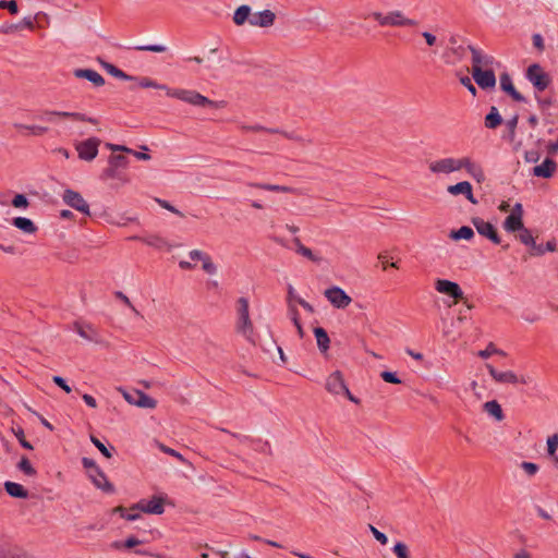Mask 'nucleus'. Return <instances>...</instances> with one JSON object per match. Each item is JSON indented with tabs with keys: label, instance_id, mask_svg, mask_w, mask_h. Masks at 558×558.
<instances>
[{
	"label": "nucleus",
	"instance_id": "f257e3e1",
	"mask_svg": "<svg viewBox=\"0 0 558 558\" xmlns=\"http://www.w3.org/2000/svg\"><path fill=\"white\" fill-rule=\"evenodd\" d=\"M236 331L245 337L246 340L253 341V323L250 317L248 300L241 296L236 301Z\"/></svg>",
	"mask_w": 558,
	"mask_h": 558
},
{
	"label": "nucleus",
	"instance_id": "f03ea898",
	"mask_svg": "<svg viewBox=\"0 0 558 558\" xmlns=\"http://www.w3.org/2000/svg\"><path fill=\"white\" fill-rule=\"evenodd\" d=\"M371 17H373L380 26L403 27L416 26L418 24L417 21L405 17L403 12L400 10L390 11L387 14L373 12L371 13Z\"/></svg>",
	"mask_w": 558,
	"mask_h": 558
},
{
	"label": "nucleus",
	"instance_id": "7ed1b4c3",
	"mask_svg": "<svg viewBox=\"0 0 558 558\" xmlns=\"http://www.w3.org/2000/svg\"><path fill=\"white\" fill-rule=\"evenodd\" d=\"M519 240L522 244L531 248V255L542 256L546 252H555L557 243L555 240H549L545 244V248H542V244H537L529 229L525 227L519 233Z\"/></svg>",
	"mask_w": 558,
	"mask_h": 558
},
{
	"label": "nucleus",
	"instance_id": "20e7f679",
	"mask_svg": "<svg viewBox=\"0 0 558 558\" xmlns=\"http://www.w3.org/2000/svg\"><path fill=\"white\" fill-rule=\"evenodd\" d=\"M525 77L537 92L545 90L551 82L549 74L538 63H533L526 69Z\"/></svg>",
	"mask_w": 558,
	"mask_h": 558
},
{
	"label": "nucleus",
	"instance_id": "39448f33",
	"mask_svg": "<svg viewBox=\"0 0 558 558\" xmlns=\"http://www.w3.org/2000/svg\"><path fill=\"white\" fill-rule=\"evenodd\" d=\"M54 117L72 119L75 121L89 122L92 124H98V120L93 117H88L82 112H69V111H57V110H43L36 119L46 122H53Z\"/></svg>",
	"mask_w": 558,
	"mask_h": 558
},
{
	"label": "nucleus",
	"instance_id": "423d86ee",
	"mask_svg": "<svg viewBox=\"0 0 558 558\" xmlns=\"http://www.w3.org/2000/svg\"><path fill=\"white\" fill-rule=\"evenodd\" d=\"M462 162H463V158L457 159V158H452V157H447V158L432 161L428 166V169L433 173L449 174V173L461 170Z\"/></svg>",
	"mask_w": 558,
	"mask_h": 558
},
{
	"label": "nucleus",
	"instance_id": "0eeeda50",
	"mask_svg": "<svg viewBox=\"0 0 558 558\" xmlns=\"http://www.w3.org/2000/svg\"><path fill=\"white\" fill-rule=\"evenodd\" d=\"M62 201L71 208H73L84 215H87V216L90 215L89 205L87 204V202L83 198V196L78 192L71 190V189H66L63 192Z\"/></svg>",
	"mask_w": 558,
	"mask_h": 558
},
{
	"label": "nucleus",
	"instance_id": "6e6552de",
	"mask_svg": "<svg viewBox=\"0 0 558 558\" xmlns=\"http://www.w3.org/2000/svg\"><path fill=\"white\" fill-rule=\"evenodd\" d=\"M100 140L98 137H89L76 145L80 159L85 161L94 160L98 155Z\"/></svg>",
	"mask_w": 558,
	"mask_h": 558
},
{
	"label": "nucleus",
	"instance_id": "1a4fd4ad",
	"mask_svg": "<svg viewBox=\"0 0 558 558\" xmlns=\"http://www.w3.org/2000/svg\"><path fill=\"white\" fill-rule=\"evenodd\" d=\"M471 222L478 232V234L487 238L494 244L501 243V239L497 232V229L492 222L485 221L480 217H473Z\"/></svg>",
	"mask_w": 558,
	"mask_h": 558
},
{
	"label": "nucleus",
	"instance_id": "9d476101",
	"mask_svg": "<svg viewBox=\"0 0 558 558\" xmlns=\"http://www.w3.org/2000/svg\"><path fill=\"white\" fill-rule=\"evenodd\" d=\"M124 399L130 403L144 409H154L157 401L141 390H132L123 392Z\"/></svg>",
	"mask_w": 558,
	"mask_h": 558
},
{
	"label": "nucleus",
	"instance_id": "9b49d317",
	"mask_svg": "<svg viewBox=\"0 0 558 558\" xmlns=\"http://www.w3.org/2000/svg\"><path fill=\"white\" fill-rule=\"evenodd\" d=\"M132 511L141 510L149 514H162L165 512L163 499L154 496L151 499H142L131 507Z\"/></svg>",
	"mask_w": 558,
	"mask_h": 558
},
{
	"label": "nucleus",
	"instance_id": "f8f14e48",
	"mask_svg": "<svg viewBox=\"0 0 558 558\" xmlns=\"http://www.w3.org/2000/svg\"><path fill=\"white\" fill-rule=\"evenodd\" d=\"M435 290L441 294L448 295L456 301L463 299V291L461 287L448 279H437L435 281Z\"/></svg>",
	"mask_w": 558,
	"mask_h": 558
},
{
	"label": "nucleus",
	"instance_id": "ddd939ff",
	"mask_svg": "<svg viewBox=\"0 0 558 558\" xmlns=\"http://www.w3.org/2000/svg\"><path fill=\"white\" fill-rule=\"evenodd\" d=\"M326 299L337 308H345L352 302L350 295L339 287H331L325 291Z\"/></svg>",
	"mask_w": 558,
	"mask_h": 558
},
{
	"label": "nucleus",
	"instance_id": "4468645a",
	"mask_svg": "<svg viewBox=\"0 0 558 558\" xmlns=\"http://www.w3.org/2000/svg\"><path fill=\"white\" fill-rule=\"evenodd\" d=\"M472 76L482 89H489L496 86V75L493 70H483L472 66Z\"/></svg>",
	"mask_w": 558,
	"mask_h": 558
},
{
	"label": "nucleus",
	"instance_id": "2eb2a0df",
	"mask_svg": "<svg viewBox=\"0 0 558 558\" xmlns=\"http://www.w3.org/2000/svg\"><path fill=\"white\" fill-rule=\"evenodd\" d=\"M486 369L492 378L499 384H526L524 377L519 378L512 371L499 372L492 364H486Z\"/></svg>",
	"mask_w": 558,
	"mask_h": 558
},
{
	"label": "nucleus",
	"instance_id": "dca6fc26",
	"mask_svg": "<svg viewBox=\"0 0 558 558\" xmlns=\"http://www.w3.org/2000/svg\"><path fill=\"white\" fill-rule=\"evenodd\" d=\"M325 387L326 390L332 395H343L345 389H348L340 371H335L328 376Z\"/></svg>",
	"mask_w": 558,
	"mask_h": 558
},
{
	"label": "nucleus",
	"instance_id": "f3484780",
	"mask_svg": "<svg viewBox=\"0 0 558 558\" xmlns=\"http://www.w3.org/2000/svg\"><path fill=\"white\" fill-rule=\"evenodd\" d=\"M499 83L501 90L509 95L514 101L526 102V98L515 89L512 78L508 72L500 74Z\"/></svg>",
	"mask_w": 558,
	"mask_h": 558
},
{
	"label": "nucleus",
	"instance_id": "a211bd4d",
	"mask_svg": "<svg viewBox=\"0 0 558 558\" xmlns=\"http://www.w3.org/2000/svg\"><path fill=\"white\" fill-rule=\"evenodd\" d=\"M88 477L92 483L102 492L107 494H113L116 492L113 484L109 482L107 475L100 468L95 472H88Z\"/></svg>",
	"mask_w": 558,
	"mask_h": 558
},
{
	"label": "nucleus",
	"instance_id": "6ab92c4d",
	"mask_svg": "<svg viewBox=\"0 0 558 558\" xmlns=\"http://www.w3.org/2000/svg\"><path fill=\"white\" fill-rule=\"evenodd\" d=\"M468 50L472 53V66L483 69L493 65L495 62L493 56L484 53L481 49L473 45H469Z\"/></svg>",
	"mask_w": 558,
	"mask_h": 558
},
{
	"label": "nucleus",
	"instance_id": "aec40b11",
	"mask_svg": "<svg viewBox=\"0 0 558 558\" xmlns=\"http://www.w3.org/2000/svg\"><path fill=\"white\" fill-rule=\"evenodd\" d=\"M557 170V162L547 157L541 165L535 166L532 169V174L537 178L550 179Z\"/></svg>",
	"mask_w": 558,
	"mask_h": 558
},
{
	"label": "nucleus",
	"instance_id": "412c9836",
	"mask_svg": "<svg viewBox=\"0 0 558 558\" xmlns=\"http://www.w3.org/2000/svg\"><path fill=\"white\" fill-rule=\"evenodd\" d=\"M447 192L451 195L462 194L470 203L474 205L478 203V201L473 195V189L469 181H461L457 184L449 185L447 187Z\"/></svg>",
	"mask_w": 558,
	"mask_h": 558
},
{
	"label": "nucleus",
	"instance_id": "4be33fe9",
	"mask_svg": "<svg viewBox=\"0 0 558 558\" xmlns=\"http://www.w3.org/2000/svg\"><path fill=\"white\" fill-rule=\"evenodd\" d=\"M0 558H33L28 553L20 547L13 546L8 542L0 539Z\"/></svg>",
	"mask_w": 558,
	"mask_h": 558
},
{
	"label": "nucleus",
	"instance_id": "5701e85b",
	"mask_svg": "<svg viewBox=\"0 0 558 558\" xmlns=\"http://www.w3.org/2000/svg\"><path fill=\"white\" fill-rule=\"evenodd\" d=\"M73 74L77 78H84L90 82L95 87H100L105 84V78L93 69H75Z\"/></svg>",
	"mask_w": 558,
	"mask_h": 558
},
{
	"label": "nucleus",
	"instance_id": "b1692460",
	"mask_svg": "<svg viewBox=\"0 0 558 558\" xmlns=\"http://www.w3.org/2000/svg\"><path fill=\"white\" fill-rule=\"evenodd\" d=\"M276 15L270 10H264L257 13L252 14V20H250V25L258 26V27H269L274 24Z\"/></svg>",
	"mask_w": 558,
	"mask_h": 558
},
{
	"label": "nucleus",
	"instance_id": "393cba45",
	"mask_svg": "<svg viewBox=\"0 0 558 558\" xmlns=\"http://www.w3.org/2000/svg\"><path fill=\"white\" fill-rule=\"evenodd\" d=\"M462 169H465L466 172L478 183L485 181V173L481 165L472 161L469 157H463Z\"/></svg>",
	"mask_w": 558,
	"mask_h": 558
},
{
	"label": "nucleus",
	"instance_id": "a878e982",
	"mask_svg": "<svg viewBox=\"0 0 558 558\" xmlns=\"http://www.w3.org/2000/svg\"><path fill=\"white\" fill-rule=\"evenodd\" d=\"M13 128L24 136H41L46 134L49 129L47 126L37 125V124H23V123H13Z\"/></svg>",
	"mask_w": 558,
	"mask_h": 558
},
{
	"label": "nucleus",
	"instance_id": "bb28decb",
	"mask_svg": "<svg viewBox=\"0 0 558 558\" xmlns=\"http://www.w3.org/2000/svg\"><path fill=\"white\" fill-rule=\"evenodd\" d=\"M73 329L77 332V335L87 341L97 342L98 341V332L90 324H84L81 322H74Z\"/></svg>",
	"mask_w": 558,
	"mask_h": 558
},
{
	"label": "nucleus",
	"instance_id": "cd10ccee",
	"mask_svg": "<svg viewBox=\"0 0 558 558\" xmlns=\"http://www.w3.org/2000/svg\"><path fill=\"white\" fill-rule=\"evenodd\" d=\"M3 485H4V489H5L7 494L10 497L19 498V499H26L29 496L28 490L23 485H21L19 483L7 481V482H4Z\"/></svg>",
	"mask_w": 558,
	"mask_h": 558
},
{
	"label": "nucleus",
	"instance_id": "c85d7f7f",
	"mask_svg": "<svg viewBox=\"0 0 558 558\" xmlns=\"http://www.w3.org/2000/svg\"><path fill=\"white\" fill-rule=\"evenodd\" d=\"M130 240L141 241V242L147 244L148 246H151V247H155L158 250H162L168 245L167 241L157 234H149L146 236L133 235L130 238Z\"/></svg>",
	"mask_w": 558,
	"mask_h": 558
},
{
	"label": "nucleus",
	"instance_id": "c756f323",
	"mask_svg": "<svg viewBox=\"0 0 558 558\" xmlns=\"http://www.w3.org/2000/svg\"><path fill=\"white\" fill-rule=\"evenodd\" d=\"M233 22L238 26L244 25L246 22L250 23L252 20V9L247 4H242L238 7L233 13Z\"/></svg>",
	"mask_w": 558,
	"mask_h": 558
},
{
	"label": "nucleus",
	"instance_id": "7c9ffc66",
	"mask_svg": "<svg viewBox=\"0 0 558 558\" xmlns=\"http://www.w3.org/2000/svg\"><path fill=\"white\" fill-rule=\"evenodd\" d=\"M504 228L507 232L521 231L524 228L522 216L517 213H510L504 221Z\"/></svg>",
	"mask_w": 558,
	"mask_h": 558
},
{
	"label": "nucleus",
	"instance_id": "2f4dec72",
	"mask_svg": "<svg viewBox=\"0 0 558 558\" xmlns=\"http://www.w3.org/2000/svg\"><path fill=\"white\" fill-rule=\"evenodd\" d=\"M190 104L193 106H197V107L208 106V107L216 108V109L225 106V101H214V100L203 96L202 94H199L196 90H195L194 96L192 97Z\"/></svg>",
	"mask_w": 558,
	"mask_h": 558
},
{
	"label": "nucleus",
	"instance_id": "473e14b6",
	"mask_svg": "<svg viewBox=\"0 0 558 558\" xmlns=\"http://www.w3.org/2000/svg\"><path fill=\"white\" fill-rule=\"evenodd\" d=\"M484 411L494 417L497 422H501L505 418L504 411L501 409V405L498 403L497 400H490L483 404Z\"/></svg>",
	"mask_w": 558,
	"mask_h": 558
},
{
	"label": "nucleus",
	"instance_id": "72a5a7b5",
	"mask_svg": "<svg viewBox=\"0 0 558 558\" xmlns=\"http://www.w3.org/2000/svg\"><path fill=\"white\" fill-rule=\"evenodd\" d=\"M314 336L317 341V347L322 353H326L329 349L330 339L327 331L323 327L314 328Z\"/></svg>",
	"mask_w": 558,
	"mask_h": 558
},
{
	"label": "nucleus",
	"instance_id": "f704fd0d",
	"mask_svg": "<svg viewBox=\"0 0 558 558\" xmlns=\"http://www.w3.org/2000/svg\"><path fill=\"white\" fill-rule=\"evenodd\" d=\"M12 225L25 233H34L37 231L36 225L26 217H15L12 220Z\"/></svg>",
	"mask_w": 558,
	"mask_h": 558
},
{
	"label": "nucleus",
	"instance_id": "c9c22d12",
	"mask_svg": "<svg viewBox=\"0 0 558 558\" xmlns=\"http://www.w3.org/2000/svg\"><path fill=\"white\" fill-rule=\"evenodd\" d=\"M502 123V118L497 109V107L492 106L489 112L485 117V126L487 129H496Z\"/></svg>",
	"mask_w": 558,
	"mask_h": 558
},
{
	"label": "nucleus",
	"instance_id": "e433bc0d",
	"mask_svg": "<svg viewBox=\"0 0 558 558\" xmlns=\"http://www.w3.org/2000/svg\"><path fill=\"white\" fill-rule=\"evenodd\" d=\"M459 40H460V36H459V35H451V36L449 37V39H448L449 45H450L449 51H450L453 56H456V58H457L458 60H461V59H463V58H464V56H465V50L468 49V47H466V48H464L462 45H458Z\"/></svg>",
	"mask_w": 558,
	"mask_h": 558
},
{
	"label": "nucleus",
	"instance_id": "4c0bfd02",
	"mask_svg": "<svg viewBox=\"0 0 558 558\" xmlns=\"http://www.w3.org/2000/svg\"><path fill=\"white\" fill-rule=\"evenodd\" d=\"M101 64H102V68L113 77L124 80V81L136 80L135 76L129 75L128 73H125L124 71H122L121 69H119L118 66H116L112 63L102 61Z\"/></svg>",
	"mask_w": 558,
	"mask_h": 558
},
{
	"label": "nucleus",
	"instance_id": "58836bf2",
	"mask_svg": "<svg viewBox=\"0 0 558 558\" xmlns=\"http://www.w3.org/2000/svg\"><path fill=\"white\" fill-rule=\"evenodd\" d=\"M166 93H167L168 97L177 98V99H180V100H182L184 102L190 104L192 97L194 96L195 90L181 89V88L171 89V88L168 87V89H166Z\"/></svg>",
	"mask_w": 558,
	"mask_h": 558
},
{
	"label": "nucleus",
	"instance_id": "ea45409f",
	"mask_svg": "<svg viewBox=\"0 0 558 558\" xmlns=\"http://www.w3.org/2000/svg\"><path fill=\"white\" fill-rule=\"evenodd\" d=\"M449 238L452 239L453 241L471 240L474 238V231L469 226H462L457 230H451Z\"/></svg>",
	"mask_w": 558,
	"mask_h": 558
},
{
	"label": "nucleus",
	"instance_id": "a19ab883",
	"mask_svg": "<svg viewBox=\"0 0 558 558\" xmlns=\"http://www.w3.org/2000/svg\"><path fill=\"white\" fill-rule=\"evenodd\" d=\"M293 243L295 245V252L306 258H308L312 262L318 263L320 260V257L316 256L311 248L306 247L302 244L301 240L299 238L293 239Z\"/></svg>",
	"mask_w": 558,
	"mask_h": 558
},
{
	"label": "nucleus",
	"instance_id": "79ce46f5",
	"mask_svg": "<svg viewBox=\"0 0 558 558\" xmlns=\"http://www.w3.org/2000/svg\"><path fill=\"white\" fill-rule=\"evenodd\" d=\"M135 77H136V80H134V81L137 82L138 86L142 88H156V89H162V90L168 89L167 85L159 84L158 82H156L155 80H151L150 77H147V76H141V77L135 76Z\"/></svg>",
	"mask_w": 558,
	"mask_h": 558
},
{
	"label": "nucleus",
	"instance_id": "37998d69",
	"mask_svg": "<svg viewBox=\"0 0 558 558\" xmlns=\"http://www.w3.org/2000/svg\"><path fill=\"white\" fill-rule=\"evenodd\" d=\"M250 186L269 191V192H281V193H289L292 191L291 187L286 185H278V184H270V183H250Z\"/></svg>",
	"mask_w": 558,
	"mask_h": 558
},
{
	"label": "nucleus",
	"instance_id": "c03bdc74",
	"mask_svg": "<svg viewBox=\"0 0 558 558\" xmlns=\"http://www.w3.org/2000/svg\"><path fill=\"white\" fill-rule=\"evenodd\" d=\"M113 511L117 513H120V515L128 521H135V520L140 519L141 512H142L141 510L132 511L131 508L129 510H126L122 506L114 508Z\"/></svg>",
	"mask_w": 558,
	"mask_h": 558
},
{
	"label": "nucleus",
	"instance_id": "a18cd8bd",
	"mask_svg": "<svg viewBox=\"0 0 558 558\" xmlns=\"http://www.w3.org/2000/svg\"><path fill=\"white\" fill-rule=\"evenodd\" d=\"M90 441L106 458L112 457V451H114L113 446H109V448L106 447L105 444L94 435H90Z\"/></svg>",
	"mask_w": 558,
	"mask_h": 558
},
{
	"label": "nucleus",
	"instance_id": "49530a36",
	"mask_svg": "<svg viewBox=\"0 0 558 558\" xmlns=\"http://www.w3.org/2000/svg\"><path fill=\"white\" fill-rule=\"evenodd\" d=\"M17 469L27 476H35L37 474V471L34 469L26 457L21 458L20 462L17 463Z\"/></svg>",
	"mask_w": 558,
	"mask_h": 558
},
{
	"label": "nucleus",
	"instance_id": "de8ad7c7",
	"mask_svg": "<svg viewBox=\"0 0 558 558\" xmlns=\"http://www.w3.org/2000/svg\"><path fill=\"white\" fill-rule=\"evenodd\" d=\"M109 163L112 165V168L125 169L129 165V159L124 155H111L109 157Z\"/></svg>",
	"mask_w": 558,
	"mask_h": 558
},
{
	"label": "nucleus",
	"instance_id": "09e8293b",
	"mask_svg": "<svg viewBox=\"0 0 558 558\" xmlns=\"http://www.w3.org/2000/svg\"><path fill=\"white\" fill-rule=\"evenodd\" d=\"M251 446L254 450L271 454V447L268 441H263L262 439H253L251 440Z\"/></svg>",
	"mask_w": 558,
	"mask_h": 558
},
{
	"label": "nucleus",
	"instance_id": "8fccbe9b",
	"mask_svg": "<svg viewBox=\"0 0 558 558\" xmlns=\"http://www.w3.org/2000/svg\"><path fill=\"white\" fill-rule=\"evenodd\" d=\"M289 312L291 315V319H292L294 326L296 327L300 337L302 338L304 336V330H303V327H302L300 318H299L298 308L294 305H292L291 303H289Z\"/></svg>",
	"mask_w": 558,
	"mask_h": 558
},
{
	"label": "nucleus",
	"instance_id": "3c124183",
	"mask_svg": "<svg viewBox=\"0 0 558 558\" xmlns=\"http://www.w3.org/2000/svg\"><path fill=\"white\" fill-rule=\"evenodd\" d=\"M518 122H519V114L518 113L513 114L510 119H508L506 121V126H507L508 132H509V140L510 141L514 140Z\"/></svg>",
	"mask_w": 558,
	"mask_h": 558
},
{
	"label": "nucleus",
	"instance_id": "603ef678",
	"mask_svg": "<svg viewBox=\"0 0 558 558\" xmlns=\"http://www.w3.org/2000/svg\"><path fill=\"white\" fill-rule=\"evenodd\" d=\"M392 551L397 558H410L409 548L402 542H397L392 547Z\"/></svg>",
	"mask_w": 558,
	"mask_h": 558
},
{
	"label": "nucleus",
	"instance_id": "864d4df0",
	"mask_svg": "<svg viewBox=\"0 0 558 558\" xmlns=\"http://www.w3.org/2000/svg\"><path fill=\"white\" fill-rule=\"evenodd\" d=\"M15 437L17 438L20 445L27 450H33V446L29 441L25 439L24 429L22 427L13 428L12 429Z\"/></svg>",
	"mask_w": 558,
	"mask_h": 558
},
{
	"label": "nucleus",
	"instance_id": "5fc2aeb1",
	"mask_svg": "<svg viewBox=\"0 0 558 558\" xmlns=\"http://www.w3.org/2000/svg\"><path fill=\"white\" fill-rule=\"evenodd\" d=\"M0 9L8 10L12 15H16L19 13L16 0H0Z\"/></svg>",
	"mask_w": 558,
	"mask_h": 558
},
{
	"label": "nucleus",
	"instance_id": "6e6d98bb",
	"mask_svg": "<svg viewBox=\"0 0 558 558\" xmlns=\"http://www.w3.org/2000/svg\"><path fill=\"white\" fill-rule=\"evenodd\" d=\"M493 354H501V355H504L505 353L501 350L497 349L493 342H490L486 347V349L481 350L478 352V356L482 357V359H488Z\"/></svg>",
	"mask_w": 558,
	"mask_h": 558
},
{
	"label": "nucleus",
	"instance_id": "4d7b16f0",
	"mask_svg": "<svg viewBox=\"0 0 558 558\" xmlns=\"http://www.w3.org/2000/svg\"><path fill=\"white\" fill-rule=\"evenodd\" d=\"M558 448V434H554L547 439V453L550 457H555Z\"/></svg>",
	"mask_w": 558,
	"mask_h": 558
},
{
	"label": "nucleus",
	"instance_id": "13d9d810",
	"mask_svg": "<svg viewBox=\"0 0 558 558\" xmlns=\"http://www.w3.org/2000/svg\"><path fill=\"white\" fill-rule=\"evenodd\" d=\"M35 27V17L33 16H25L20 21L19 23L14 24V29H21V28H27V29H34Z\"/></svg>",
	"mask_w": 558,
	"mask_h": 558
},
{
	"label": "nucleus",
	"instance_id": "bf43d9fd",
	"mask_svg": "<svg viewBox=\"0 0 558 558\" xmlns=\"http://www.w3.org/2000/svg\"><path fill=\"white\" fill-rule=\"evenodd\" d=\"M135 50L138 51H150V52H165L167 47L163 45H143L134 47Z\"/></svg>",
	"mask_w": 558,
	"mask_h": 558
},
{
	"label": "nucleus",
	"instance_id": "052dcab7",
	"mask_svg": "<svg viewBox=\"0 0 558 558\" xmlns=\"http://www.w3.org/2000/svg\"><path fill=\"white\" fill-rule=\"evenodd\" d=\"M380 377L384 381L389 384H400L401 379L398 377L397 373L390 371H384L380 374Z\"/></svg>",
	"mask_w": 558,
	"mask_h": 558
},
{
	"label": "nucleus",
	"instance_id": "680f3d73",
	"mask_svg": "<svg viewBox=\"0 0 558 558\" xmlns=\"http://www.w3.org/2000/svg\"><path fill=\"white\" fill-rule=\"evenodd\" d=\"M202 263H203L202 268L205 272H207L209 275H215L217 272V267L213 263L209 255H207Z\"/></svg>",
	"mask_w": 558,
	"mask_h": 558
},
{
	"label": "nucleus",
	"instance_id": "e2e57ef3",
	"mask_svg": "<svg viewBox=\"0 0 558 558\" xmlns=\"http://www.w3.org/2000/svg\"><path fill=\"white\" fill-rule=\"evenodd\" d=\"M378 259L381 263L384 270H386L388 266L393 267V268H399V265L397 262H392V263L388 264L389 254L387 251L380 252L378 254Z\"/></svg>",
	"mask_w": 558,
	"mask_h": 558
},
{
	"label": "nucleus",
	"instance_id": "0e129e2a",
	"mask_svg": "<svg viewBox=\"0 0 558 558\" xmlns=\"http://www.w3.org/2000/svg\"><path fill=\"white\" fill-rule=\"evenodd\" d=\"M521 468L522 470H524V472L529 475V476H533L537 473L538 471V465L536 463H533V462H527V461H523L521 463Z\"/></svg>",
	"mask_w": 558,
	"mask_h": 558
},
{
	"label": "nucleus",
	"instance_id": "69168bd1",
	"mask_svg": "<svg viewBox=\"0 0 558 558\" xmlns=\"http://www.w3.org/2000/svg\"><path fill=\"white\" fill-rule=\"evenodd\" d=\"M12 205L15 208H25L28 205V199L24 194H16L12 199Z\"/></svg>",
	"mask_w": 558,
	"mask_h": 558
},
{
	"label": "nucleus",
	"instance_id": "338daca9",
	"mask_svg": "<svg viewBox=\"0 0 558 558\" xmlns=\"http://www.w3.org/2000/svg\"><path fill=\"white\" fill-rule=\"evenodd\" d=\"M52 381L54 385H57L59 388H61L64 392H66V393L71 392L72 389L68 385L66 380L63 377L56 375L52 377Z\"/></svg>",
	"mask_w": 558,
	"mask_h": 558
},
{
	"label": "nucleus",
	"instance_id": "774afa93",
	"mask_svg": "<svg viewBox=\"0 0 558 558\" xmlns=\"http://www.w3.org/2000/svg\"><path fill=\"white\" fill-rule=\"evenodd\" d=\"M369 530L373 534V536L381 544L386 545L388 543V537L385 533L377 530L375 526L369 524Z\"/></svg>",
	"mask_w": 558,
	"mask_h": 558
}]
</instances>
